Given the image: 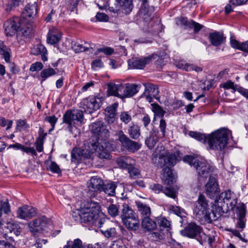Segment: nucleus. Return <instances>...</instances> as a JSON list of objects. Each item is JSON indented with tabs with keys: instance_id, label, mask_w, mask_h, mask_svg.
Masks as SVG:
<instances>
[{
	"instance_id": "f257e3e1",
	"label": "nucleus",
	"mask_w": 248,
	"mask_h": 248,
	"mask_svg": "<svg viewBox=\"0 0 248 248\" xmlns=\"http://www.w3.org/2000/svg\"><path fill=\"white\" fill-rule=\"evenodd\" d=\"M189 135L203 143H205L207 140L211 150L222 151L228 144L229 133L226 129L221 128L212 132L207 136L204 134L196 131H190Z\"/></svg>"
},
{
	"instance_id": "f03ea898",
	"label": "nucleus",
	"mask_w": 248,
	"mask_h": 248,
	"mask_svg": "<svg viewBox=\"0 0 248 248\" xmlns=\"http://www.w3.org/2000/svg\"><path fill=\"white\" fill-rule=\"evenodd\" d=\"M158 146L152 155V163L158 168L173 167L180 160V152L178 151L174 154L167 153L164 155L161 151L164 150V147L161 146L160 149Z\"/></svg>"
},
{
	"instance_id": "7ed1b4c3",
	"label": "nucleus",
	"mask_w": 248,
	"mask_h": 248,
	"mask_svg": "<svg viewBox=\"0 0 248 248\" xmlns=\"http://www.w3.org/2000/svg\"><path fill=\"white\" fill-rule=\"evenodd\" d=\"M100 208L98 203L88 201L83 208L81 223L97 227L102 219L100 216Z\"/></svg>"
},
{
	"instance_id": "20e7f679",
	"label": "nucleus",
	"mask_w": 248,
	"mask_h": 248,
	"mask_svg": "<svg viewBox=\"0 0 248 248\" xmlns=\"http://www.w3.org/2000/svg\"><path fill=\"white\" fill-rule=\"evenodd\" d=\"M181 234L190 238H195L202 245L207 242L211 246L214 241V237L206 235L203 232L202 228L195 223L189 224L181 231Z\"/></svg>"
},
{
	"instance_id": "39448f33",
	"label": "nucleus",
	"mask_w": 248,
	"mask_h": 248,
	"mask_svg": "<svg viewBox=\"0 0 248 248\" xmlns=\"http://www.w3.org/2000/svg\"><path fill=\"white\" fill-rule=\"evenodd\" d=\"M183 160L193 166L198 173L199 180H204L211 172L212 166L206 161L199 160L190 155H185Z\"/></svg>"
},
{
	"instance_id": "423d86ee",
	"label": "nucleus",
	"mask_w": 248,
	"mask_h": 248,
	"mask_svg": "<svg viewBox=\"0 0 248 248\" xmlns=\"http://www.w3.org/2000/svg\"><path fill=\"white\" fill-rule=\"evenodd\" d=\"M50 220L45 216L34 219L28 223L30 231L33 234L36 233H42L46 236L51 234V230L49 228Z\"/></svg>"
},
{
	"instance_id": "0eeeda50",
	"label": "nucleus",
	"mask_w": 248,
	"mask_h": 248,
	"mask_svg": "<svg viewBox=\"0 0 248 248\" xmlns=\"http://www.w3.org/2000/svg\"><path fill=\"white\" fill-rule=\"evenodd\" d=\"M116 140L123 148L128 152L135 153L141 148V144L138 142L131 140L122 130L118 131L115 134Z\"/></svg>"
},
{
	"instance_id": "6e6552de",
	"label": "nucleus",
	"mask_w": 248,
	"mask_h": 248,
	"mask_svg": "<svg viewBox=\"0 0 248 248\" xmlns=\"http://www.w3.org/2000/svg\"><path fill=\"white\" fill-rule=\"evenodd\" d=\"M208 210V202L204 195L200 194L196 202L193 209L194 214L196 216H203L205 221L212 223L210 214L207 212Z\"/></svg>"
},
{
	"instance_id": "1a4fd4ad",
	"label": "nucleus",
	"mask_w": 248,
	"mask_h": 248,
	"mask_svg": "<svg viewBox=\"0 0 248 248\" xmlns=\"http://www.w3.org/2000/svg\"><path fill=\"white\" fill-rule=\"evenodd\" d=\"M103 100V97L99 94L94 96H89L82 100L80 103V107L85 112L92 113L100 108L102 104Z\"/></svg>"
},
{
	"instance_id": "9d476101",
	"label": "nucleus",
	"mask_w": 248,
	"mask_h": 248,
	"mask_svg": "<svg viewBox=\"0 0 248 248\" xmlns=\"http://www.w3.org/2000/svg\"><path fill=\"white\" fill-rule=\"evenodd\" d=\"M83 120V113L82 110H68L63 116V122L68 124L67 128L72 133L73 126L77 123H81Z\"/></svg>"
},
{
	"instance_id": "9b49d317",
	"label": "nucleus",
	"mask_w": 248,
	"mask_h": 248,
	"mask_svg": "<svg viewBox=\"0 0 248 248\" xmlns=\"http://www.w3.org/2000/svg\"><path fill=\"white\" fill-rule=\"evenodd\" d=\"M112 223L108 218L102 217L97 227L105 237L113 239L118 236V233L116 228L112 227Z\"/></svg>"
},
{
	"instance_id": "f8f14e48",
	"label": "nucleus",
	"mask_w": 248,
	"mask_h": 248,
	"mask_svg": "<svg viewBox=\"0 0 248 248\" xmlns=\"http://www.w3.org/2000/svg\"><path fill=\"white\" fill-rule=\"evenodd\" d=\"M23 24L22 18L15 16L4 23L5 33L7 36H13L18 33L20 28Z\"/></svg>"
},
{
	"instance_id": "ddd939ff",
	"label": "nucleus",
	"mask_w": 248,
	"mask_h": 248,
	"mask_svg": "<svg viewBox=\"0 0 248 248\" xmlns=\"http://www.w3.org/2000/svg\"><path fill=\"white\" fill-rule=\"evenodd\" d=\"M176 24L185 29H193L194 32L197 33L202 28L203 26L193 20H188L187 17L181 16L175 18Z\"/></svg>"
},
{
	"instance_id": "4468645a",
	"label": "nucleus",
	"mask_w": 248,
	"mask_h": 248,
	"mask_svg": "<svg viewBox=\"0 0 248 248\" xmlns=\"http://www.w3.org/2000/svg\"><path fill=\"white\" fill-rule=\"evenodd\" d=\"M155 12V8L150 6L147 2V0H142V3L138 12L139 16L144 21L148 23L153 18V13Z\"/></svg>"
},
{
	"instance_id": "2eb2a0df",
	"label": "nucleus",
	"mask_w": 248,
	"mask_h": 248,
	"mask_svg": "<svg viewBox=\"0 0 248 248\" xmlns=\"http://www.w3.org/2000/svg\"><path fill=\"white\" fill-rule=\"evenodd\" d=\"M151 106L152 107V110L155 113V115L161 118L159 123V128L160 130L161 137H164L166 134L167 124L163 117L166 111L158 104L153 103L151 104Z\"/></svg>"
},
{
	"instance_id": "dca6fc26",
	"label": "nucleus",
	"mask_w": 248,
	"mask_h": 248,
	"mask_svg": "<svg viewBox=\"0 0 248 248\" xmlns=\"http://www.w3.org/2000/svg\"><path fill=\"white\" fill-rule=\"evenodd\" d=\"M36 214V208L27 205L19 207L16 211L17 217L25 220L31 219Z\"/></svg>"
},
{
	"instance_id": "f3484780",
	"label": "nucleus",
	"mask_w": 248,
	"mask_h": 248,
	"mask_svg": "<svg viewBox=\"0 0 248 248\" xmlns=\"http://www.w3.org/2000/svg\"><path fill=\"white\" fill-rule=\"evenodd\" d=\"M91 131L94 135L99 136L102 139L108 138L109 136V132L102 121L93 123Z\"/></svg>"
},
{
	"instance_id": "a211bd4d",
	"label": "nucleus",
	"mask_w": 248,
	"mask_h": 248,
	"mask_svg": "<svg viewBox=\"0 0 248 248\" xmlns=\"http://www.w3.org/2000/svg\"><path fill=\"white\" fill-rule=\"evenodd\" d=\"M156 56V55L153 54L142 58L133 59L129 61L128 65L131 68L141 69L146 64L149 63L153 59H155Z\"/></svg>"
},
{
	"instance_id": "6ab92c4d",
	"label": "nucleus",
	"mask_w": 248,
	"mask_h": 248,
	"mask_svg": "<svg viewBox=\"0 0 248 248\" xmlns=\"http://www.w3.org/2000/svg\"><path fill=\"white\" fill-rule=\"evenodd\" d=\"M228 206L226 205V204H224L223 202H222L216 199L212 209V216H211L212 221L217 220L226 213L228 210Z\"/></svg>"
},
{
	"instance_id": "aec40b11",
	"label": "nucleus",
	"mask_w": 248,
	"mask_h": 248,
	"mask_svg": "<svg viewBox=\"0 0 248 248\" xmlns=\"http://www.w3.org/2000/svg\"><path fill=\"white\" fill-rule=\"evenodd\" d=\"M205 193L210 198L217 196L219 193V188L217 179L213 177H210L205 185Z\"/></svg>"
},
{
	"instance_id": "412c9836",
	"label": "nucleus",
	"mask_w": 248,
	"mask_h": 248,
	"mask_svg": "<svg viewBox=\"0 0 248 248\" xmlns=\"http://www.w3.org/2000/svg\"><path fill=\"white\" fill-rule=\"evenodd\" d=\"M99 140V139H98L96 141L92 143L89 148H91V150L96 152L97 155L100 158H108L109 157V155L106 152V146L102 144V140H101L100 142Z\"/></svg>"
},
{
	"instance_id": "4be33fe9",
	"label": "nucleus",
	"mask_w": 248,
	"mask_h": 248,
	"mask_svg": "<svg viewBox=\"0 0 248 248\" xmlns=\"http://www.w3.org/2000/svg\"><path fill=\"white\" fill-rule=\"evenodd\" d=\"M38 12L37 4L36 2L33 4L28 3L25 7L24 10L22 12L21 17L22 19H26L29 18H34L36 17Z\"/></svg>"
},
{
	"instance_id": "5701e85b",
	"label": "nucleus",
	"mask_w": 248,
	"mask_h": 248,
	"mask_svg": "<svg viewBox=\"0 0 248 248\" xmlns=\"http://www.w3.org/2000/svg\"><path fill=\"white\" fill-rule=\"evenodd\" d=\"M209 39L211 44L215 46H219L226 41V37L224 34L218 31L210 33Z\"/></svg>"
},
{
	"instance_id": "b1692460",
	"label": "nucleus",
	"mask_w": 248,
	"mask_h": 248,
	"mask_svg": "<svg viewBox=\"0 0 248 248\" xmlns=\"http://www.w3.org/2000/svg\"><path fill=\"white\" fill-rule=\"evenodd\" d=\"M161 178L163 183L167 185L173 184L175 179L172 170L170 167L163 169Z\"/></svg>"
},
{
	"instance_id": "393cba45",
	"label": "nucleus",
	"mask_w": 248,
	"mask_h": 248,
	"mask_svg": "<svg viewBox=\"0 0 248 248\" xmlns=\"http://www.w3.org/2000/svg\"><path fill=\"white\" fill-rule=\"evenodd\" d=\"M138 216L135 212L128 204L124 203L123 205L122 212L121 216L123 222L130 219L136 218Z\"/></svg>"
},
{
	"instance_id": "a878e982",
	"label": "nucleus",
	"mask_w": 248,
	"mask_h": 248,
	"mask_svg": "<svg viewBox=\"0 0 248 248\" xmlns=\"http://www.w3.org/2000/svg\"><path fill=\"white\" fill-rule=\"evenodd\" d=\"M103 180L97 176H93L90 179V183L88 185L90 189H93L94 191H102L104 185Z\"/></svg>"
},
{
	"instance_id": "bb28decb",
	"label": "nucleus",
	"mask_w": 248,
	"mask_h": 248,
	"mask_svg": "<svg viewBox=\"0 0 248 248\" xmlns=\"http://www.w3.org/2000/svg\"><path fill=\"white\" fill-rule=\"evenodd\" d=\"M135 203L142 218L150 217L151 210L148 204L140 201H136Z\"/></svg>"
},
{
	"instance_id": "cd10ccee",
	"label": "nucleus",
	"mask_w": 248,
	"mask_h": 248,
	"mask_svg": "<svg viewBox=\"0 0 248 248\" xmlns=\"http://www.w3.org/2000/svg\"><path fill=\"white\" fill-rule=\"evenodd\" d=\"M63 248H83V243L79 238H77L73 241H68L66 245ZM87 248H101L98 244L94 245H89Z\"/></svg>"
},
{
	"instance_id": "c85d7f7f",
	"label": "nucleus",
	"mask_w": 248,
	"mask_h": 248,
	"mask_svg": "<svg viewBox=\"0 0 248 248\" xmlns=\"http://www.w3.org/2000/svg\"><path fill=\"white\" fill-rule=\"evenodd\" d=\"M31 53L34 55H41L42 60L45 62L47 61V50L46 47L41 44L35 45L31 50Z\"/></svg>"
},
{
	"instance_id": "c756f323",
	"label": "nucleus",
	"mask_w": 248,
	"mask_h": 248,
	"mask_svg": "<svg viewBox=\"0 0 248 248\" xmlns=\"http://www.w3.org/2000/svg\"><path fill=\"white\" fill-rule=\"evenodd\" d=\"M118 106V104L114 103L106 108L105 109L106 116L107 117V121L108 123H113L114 122Z\"/></svg>"
},
{
	"instance_id": "7c9ffc66",
	"label": "nucleus",
	"mask_w": 248,
	"mask_h": 248,
	"mask_svg": "<svg viewBox=\"0 0 248 248\" xmlns=\"http://www.w3.org/2000/svg\"><path fill=\"white\" fill-rule=\"evenodd\" d=\"M139 91V87L135 84H125V89L123 93V98L131 97Z\"/></svg>"
},
{
	"instance_id": "2f4dec72",
	"label": "nucleus",
	"mask_w": 248,
	"mask_h": 248,
	"mask_svg": "<svg viewBox=\"0 0 248 248\" xmlns=\"http://www.w3.org/2000/svg\"><path fill=\"white\" fill-rule=\"evenodd\" d=\"M72 48L76 53H79L90 49H93L91 45L87 42H84V44H81L78 42L72 41L71 43Z\"/></svg>"
},
{
	"instance_id": "473e14b6",
	"label": "nucleus",
	"mask_w": 248,
	"mask_h": 248,
	"mask_svg": "<svg viewBox=\"0 0 248 248\" xmlns=\"http://www.w3.org/2000/svg\"><path fill=\"white\" fill-rule=\"evenodd\" d=\"M141 226L143 229L147 231L154 230L157 226L156 220L155 221L150 217H144L142 218Z\"/></svg>"
},
{
	"instance_id": "72a5a7b5",
	"label": "nucleus",
	"mask_w": 248,
	"mask_h": 248,
	"mask_svg": "<svg viewBox=\"0 0 248 248\" xmlns=\"http://www.w3.org/2000/svg\"><path fill=\"white\" fill-rule=\"evenodd\" d=\"M125 227L130 231H136L140 227V222L138 217L136 218L130 219L123 222Z\"/></svg>"
},
{
	"instance_id": "f704fd0d",
	"label": "nucleus",
	"mask_w": 248,
	"mask_h": 248,
	"mask_svg": "<svg viewBox=\"0 0 248 248\" xmlns=\"http://www.w3.org/2000/svg\"><path fill=\"white\" fill-rule=\"evenodd\" d=\"M135 161L130 157H126L119 158L117 160V164L123 169H126L127 170L132 165H135Z\"/></svg>"
},
{
	"instance_id": "c9c22d12",
	"label": "nucleus",
	"mask_w": 248,
	"mask_h": 248,
	"mask_svg": "<svg viewBox=\"0 0 248 248\" xmlns=\"http://www.w3.org/2000/svg\"><path fill=\"white\" fill-rule=\"evenodd\" d=\"M127 133L131 139L137 140L140 136V128L137 124L133 123L128 126Z\"/></svg>"
},
{
	"instance_id": "e433bc0d",
	"label": "nucleus",
	"mask_w": 248,
	"mask_h": 248,
	"mask_svg": "<svg viewBox=\"0 0 248 248\" xmlns=\"http://www.w3.org/2000/svg\"><path fill=\"white\" fill-rule=\"evenodd\" d=\"M116 2L126 14L129 13L133 9L132 0H117Z\"/></svg>"
},
{
	"instance_id": "4c0bfd02",
	"label": "nucleus",
	"mask_w": 248,
	"mask_h": 248,
	"mask_svg": "<svg viewBox=\"0 0 248 248\" xmlns=\"http://www.w3.org/2000/svg\"><path fill=\"white\" fill-rule=\"evenodd\" d=\"M145 91L143 95H146L149 94L153 96V97L156 98L158 95L159 91L158 89L156 86L152 83H146L144 84Z\"/></svg>"
},
{
	"instance_id": "58836bf2",
	"label": "nucleus",
	"mask_w": 248,
	"mask_h": 248,
	"mask_svg": "<svg viewBox=\"0 0 248 248\" xmlns=\"http://www.w3.org/2000/svg\"><path fill=\"white\" fill-rule=\"evenodd\" d=\"M23 24L19 29L18 34L26 37H30L32 35V29L26 26L27 21L25 19H23Z\"/></svg>"
},
{
	"instance_id": "ea45409f",
	"label": "nucleus",
	"mask_w": 248,
	"mask_h": 248,
	"mask_svg": "<svg viewBox=\"0 0 248 248\" xmlns=\"http://www.w3.org/2000/svg\"><path fill=\"white\" fill-rule=\"evenodd\" d=\"M117 187L114 182H111L103 185L102 191L109 196H113L115 194V189Z\"/></svg>"
},
{
	"instance_id": "a19ab883",
	"label": "nucleus",
	"mask_w": 248,
	"mask_h": 248,
	"mask_svg": "<svg viewBox=\"0 0 248 248\" xmlns=\"http://www.w3.org/2000/svg\"><path fill=\"white\" fill-rule=\"evenodd\" d=\"M56 74L55 69L51 67L43 69L40 73V77L41 78V83H43L46 78L52 76Z\"/></svg>"
},
{
	"instance_id": "79ce46f5",
	"label": "nucleus",
	"mask_w": 248,
	"mask_h": 248,
	"mask_svg": "<svg viewBox=\"0 0 248 248\" xmlns=\"http://www.w3.org/2000/svg\"><path fill=\"white\" fill-rule=\"evenodd\" d=\"M156 222L160 230L167 229V231L170 228V222L164 217H159L156 218Z\"/></svg>"
},
{
	"instance_id": "37998d69",
	"label": "nucleus",
	"mask_w": 248,
	"mask_h": 248,
	"mask_svg": "<svg viewBox=\"0 0 248 248\" xmlns=\"http://www.w3.org/2000/svg\"><path fill=\"white\" fill-rule=\"evenodd\" d=\"M7 228L11 233H14L16 236H18L21 232V229L18 224L15 222H9L7 223Z\"/></svg>"
},
{
	"instance_id": "c03bdc74",
	"label": "nucleus",
	"mask_w": 248,
	"mask_h": 248,
	"mask_svg": "<svg viewBox=\"0 0 248 248\" xmlns=\"http://www.w3.org/2000/svg\"><path fill=\"white\" fill-rule=\"evenodd\" d=\"M231 191L228 190L221 193L217 199L219 201L223 202L224 204H226V205L228 206V203H227V202L229 201L231 199Z\"/></svg>"
},
{
	"instance_id": "a18cd8bd",
	"label": "nucleus",
	"mask_w": 248,
	"mask_h": 248,
	"mask_svg": "<svg viewBox=\"0 0 248 248\" xmlns=\"http://www.w3.org/2000/svg\"><path fill=\"white\" fill-rule=\"evenodd\" d=\"M22 3V0H9L8 4L5 8L6 12L9 13L12 9L18 6Z\"/></svg>"
},
{
	"instance_id": "49530a36",
	"label": "nucleus",
	"mask_w": 248,
	"mask_h": 248,
	"mask_svg": "<svg viewBox=\"0 0 248 248\" xmlns=\"http://www.w3.org/2000/svg\"><path fill=\"white\" fill-rule=\"evenodd\" d=\"M158 141V138L156 136L150 135L145 140V144L149 149L153 148Z\"/></svg>"
},
{
	"instance_id": "de8ad7c7",
	"label": "nucleus",
	"mask_w": 248,
	"mask_h": 248,
	"mask_svg": "<svg viewBox=\"0 0 248 248\" xmlns=\"http://www.w3.org/2000/svg\"><path fill=\"white\" fill-rule=\"evenodd\" d=\"M108 214L112 217H115L119 213V205L110 204L107 208Z\"/></svg>"
},
{
	"instance_id": "09e8293b",
	"label": "nucleus",
	"mask_w": 248,
	"mask_h": 248,
	"mask_svg": "<svg viewBox=\"0 0 248 248\" xmlns=\"http://www.w3.org/2000/svg\"><path fill=\"white\" fill-rule=\"evenodd\" d=\"M83 207L77 209L72 212L71 215L73 219L77 222L81 223Z\"/></svg>"
},
{
	"instance_id": "8fccbe9b",
	"label": "nucleus",
	"mask_w": 248,
	"mask_h": 248,
	"mask_svg": "<svg viewBox=\"0 0 248 248\" xmlns=\"http://www.w3.org/2000/svg\"><path fill=\"white\" fill-rule=\"evenodd\" d=\"M230 45L232 48L242 51L243 47V43H240L237 40L235 39V37L233 34L231 35Z\"/></svg>"
},
{
	"instance_id": "3c124183",
	"label": "nucleus",
	"mask_w": 248,
	"mask_h": 248,
	"mask_svg": "<svg viewBox=\"0 0 248 248\" xmlns=\"http://www.w3.org/2000/svg\"><path fill=\"white\" fill-rule=\"evenodd\" d=\"M60 40V37L58 34H55L52 32H49L47 34V42L51 44H56Z\"/></svg>"
},
{
	"instance_id": "603ef678",
	"label": "nucleus",
	"mask_w": 248,
	"mask_h": 248,
	"mask_svg": "<svg viewBox=\"0 0 248 248\" xmlns=\"http://www.w3.org/2000/svg\"><path fill=\"white\" fill-rule=\"evenodd\" d=\"M163 193H164L167 196L173 199H175L177 198V192L173 188L164 187Z\"/></svg>"
},
{
	"instance_id": "864d4df0",
	"label": "nucleus",
	"mask_w": 248,
	"mask_h": 248,
	"mask_svg": "<svg viewBox=\"0 0 248 248\" xmlns=\"http://www.w3.org/2000/svg\"><path fill=\"white\" fill-rule=\"evenodd\" d=\"M80 149H73L71 152V161L72 162H79L81 161L80 155Z\"/></svg>"
},
{
	"instance_id": "5fc2aeb1",
	"label": "nucleus",
	"mask_w": 248,
	"mask_h": 248,
	"mask_svg": "<svg viewBox=\"0 0 248 248\" xmlns=\"http://www.w3.org/2000/svg\"><path fill=\"white\" fill-rule=\"evenodd\" d=\"M222 87L225 89H232L234 91L237 92V90L236 89L238 88V87H241V86L235 84L233 82L229 80L224 82L222 84Z\"/></svg>"
},
{
	"instance_id": "6e6d98bb",
	"label": "nucleus",
	"mask_w": 248,
	"mask_h": 248,
	"mask_svg": "<svg viewBox=\"0 0 248 248\" xmlns=\"http://www.w3.org/2000/svg\"><path fill=\"white\" fill-rule=\"evenodd\" d=\"M3 211L5 214H8L10 211V206L8 202H2L0 200V217L1 216Z\"/></svg>"
},
{
	"instance_id": "4d7b16f0",
	"label": "nucleus",
	"mask_w": 248,
	"mask_h": 248,
	"mask_svg": "<svg viewBox=\"0 0 248 248\" xmlns=\"http://www.w3.org/2000/svg\"><path fill=\"white\" fill-rule=\"evenodd\" d=\"M120 119L125 124H127L132 120V117L128 112L123 111L120 115Z\"/></svg>"
},
{
	"instance_id": "13d9d810",
	"label": "nucleus",
	"mask_w": 248,
	"mask_h": 248,
	"mask_svg": "<svg viewBox=\"0 0 248 248\" xmlns=\"http://www.w3.org/2000/svg\"><path fill=\"white\" fill-rule=\"evenodd\" d=\"M190 64L182 60L176 62V66L178 68L185 70L186 71H190Z\"/></svg>"
},
{
	"instance_id": "bf43d9fd",
	"label": "nucleus",
	"mask_w": 248,
	"mask_h": 248,
	"mask_svg": "<svg viewBox=\"0 0 248 248\" xmlns=\"http://www.w3.org/2000/svg\"><path fill=\"white\" fill-rule=\"evenodd\" d=\"M90 150L87 149H80V155L81 157V160L86 159H90L91 158L92 154L93 153V151H91Z\"/></svg>"
},
{
	"instance_id": "052dcab7",
	"label": "nucleus",
	"mask_w": 248,
	"mask_h": 248,
	"mask_svg": "<svg viewBox=\"0 0 248 248\" xmlns=\"http://www.w3.org/2000/svg\"><path fill=\"white\" fill-rule=\"evenodd\" d=\"M117 84L115 83H109L108 84V92L109 95H113L117 97Z\"/></svg>"
},
{
	"instance_id": "680f3d73",
	"label": "nucleus",
	"mask_w": 248,
	"mask_h": 248,
	"mask_svg": "<svg viewBox=\"0 0 248 248\" xmlns=\"http://www.w3.org/2000/svg\"><path fill=\"white\" fill-rule=\"evenodd\" d=\"M47 170H49L53 173H61V169L59 166L54 161H51L50 164L48 168H47Z\"/></svg>"
},
{
	"instance_id": "e2e57ef3",
	"label": "nucleus",
	"mask_w": 248,
	"mask_h": 248,
	"mask_svg": "<svg viewBox=\"0 0 248 248\" xmlns=\"http://www.w3.org/2000/svg\"><path fill=\"white\" fill-rule=\"evenodd\" d=\"M13 124L12 120H6L4 117H0V126L5 127L7 125L6 130L11 128Z\"/></svg>"
},
{
	"instance_id": "0e129e2a",
	"label": "nucleus",
	"mask_w": 248,
	"mask_h": 248,
	"mask_svg": "<svg viewBox=\"0 0 248 248\" xmlns=\"http://www.w3.org/2000/svg\"><path fill=\"white\" fill-rule=\"evenodd\" d=\"M128 173H129L130 177L132 178L135 179L136 176H138L140 174V171L138 169L134 167V165H132L128 170Z\"/></svg>"
},
{
	"instance_id": "69168bd1",
	"label": "nucleus",
	"mask_w": 248,
	"mask_h": 248,
	"mask_svg": "<svg viewBox=\"0 0 248 248\" xmlns=\"http://www.w3.org/2000/svg\"><path fill=\"white\" fill-rule=\"evenodd\" d=\"M43 65L41 62H36L32 63L30 67V70L32 72H37L42 70Z\"/></svg>"
},
{
	"instance_id": "338daca9",
	"label": "nucleus",
	"mask_w": 248,
	"mask_h": 248,
	"mask_svg": "<svg viewBox=\"0 0 248 248\" xmlns=\"http://www.w3.org/2000/svg\"><path fill=\"white\" fill-rule=\"evenodd\" d=\"M79 0H71L70 2L67 5V9L71 12L77 11V6Z\"/></svg>"
},
{
	"instance_id": "774afa93",
	"label": "nucleus",
	"mask_w": 248,
	"mask_h": 248,
	"mask_svg": "<svg viewBox=\"0 0 248 248\" xmlns=\"http://www.w3.org/2000/svg\"><path fill=\"white\" fill-rule=\"evenodd\" d=\"M150 188L156 193L163 192L164 187L158 184H154L150 186Z\"/></svg>"
}]
</instances>
